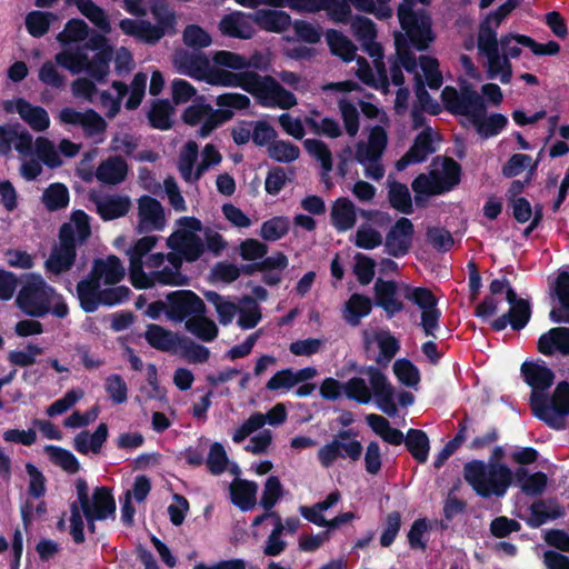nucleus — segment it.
<instances>
[{"label":"nucleus","mask_w":569,"mask_h":569,"mask_svg":"<svg viewBox=\"0 0 569 569\" xmlns=\"http://www.w3.org/2000/svg\"><path fill=\"white\" fill-rule=\"evenodd\" d=\"M18 308L32 318H43L48 313L63 319L69 315V307L56 289L49 286L38 273L26 276L24 282L17 296Z\"/></svg>","instance_id":"1"},{"label":"nucleus","mask_w":569,"mask_h":569,"mask_svg":"<svg viewBox=\"0 0 569 569\" xmlns=\"http://www.w3.org/2000/svg\"><path fill=\"white\" fill-rule=\"evenodd\" d=\"M463 477L481 498H502L513 482L515 472L506 463H486L475 459L463 467Z\"/></svg>","instance_id":"2"},{"label":"nucleus","mask_w":569,"mask_h":569,"mask_svg":"<svg viewBox=\"0 0 569 569\" xmlns=\"http://www.w3.org/2000/svg\"><path fill=\"white\" fill-rule=\"evenodd\" d=\"M530 406L538 419L553 429H562L563 417L569 415V382L560 381L550 400L545 393L533 392Z\"/></svg>","instance_id":"3"},{"label":"nucleus","mask_w":569,"mask_h":569,"mask_svg":"<svg viewBox=\"0 0 569 569\" xmlns=\"http://www.w3.org/2000/svg\"><path fill=\"white\" fill-rule=\"evenodd\" d=\"M461 173V164L450 157H445L442 160V172L431 170L429 176L420 173L413 179L411 188L418 194H443L460 183Z\"/></svg>","instance_id":"4"},{"label":"nucleus","mask_w":569,"mask_h":569,"mask_svg":"<svg viewBox=\"0 0 569 569\" xmlns=\"http://www.w3.org/2000/svg\"><path fill=\"white\" fill-rule=\"evenodd\" d=\"M397 14L407 41L418 51H425L435 41L432 19L425 9L415 10L398 6Z\"/></svg>","instance_id":"5"},{"label":"nucleus","mask_w":569,"mask_h":569,"mask_svg":"<svg viewBox=\"0 0 569 569\" xmlns=\"http://www.w3.org/2000/svg\"><path fill=\"white\" fill-rule=\"evenodd\" d=\"M216 104L219 109H213L206 113L203 122L198 131L199 138H207L213 130L230 121L234 112L233 110H246L250 107L248 96L239 92H226L216 98Z\"/></svg>","instance_id":"6"},{"label":"nucleus","mask_w":569,"mask_h":569,"mask_svg":"<svg viewBox=\"0 0 569 569\" xmlns=\"http://www.w3.org/2000/svg\"><path fill=\"white\" fill-rule=\"evenodd\" d=\"M441 100L448 112L451 114L467 116L471 122L476 114L486 113L483 98L470 86L461 87L460 92L451 86H446L441 91Z\"/></svg>","instance_id":"7"},{"label":"nucleus","mask_w":569,"mask_h":569,"mask_svg":"<svg viewBox=\"0 0 569 569\" xmlns=\"http://www.w3.org/2000/svg\"><path fill=\"white\" fill-rule=\"evenodd\" d=\"M402 296L421 309V327L426 336L437 338L441 311L437 308L438 299L425 287H412L405 283Z\"/></svg>","instance_id":"8"},{"label":"nucleus","mask_w":569,"mask_h":569,"mask_svg":"<svg viewBox=\"0 0 569 569\" xmlns=\"http://www.w3.org/2000/svg\"><path fill=\"white\" fill-rule=\"evenodd\" d=\"M168 302L167 318L174 322L187 321L191 317L206 313L203 300L191 290H177L166 297Z\"/></svg>","instance_id":"9"},{"label":"nucleus","mask_w":569,"mask_h":569,"mask_svg":"<svg viewBox=\"0 0 569 569\" xmlns=\"http://www.w3.org/2000/svg\"><path fill=\"white\" fill-rule=\"evenodd\" d=\"M358 372L368 376L377 407L389 417H395L398 413L395 402V388L388 381L387 376L375 366L361 367Z\"/></svg>","instance_id":"10"},{"label":"nucleus","mask_w":569,"mask_h":569,"mask_svg":"<svg viewBox=\"0 0 569 569\" xmlns=\"http://www.w3.org/2000/svg\"><path fill=\"white\" fill-rule=\"evenodd\" d=\"M76 490L80 509L82 498L81 496L82 493H84L89 511L92 515H96V518H99V520H106L108 517L114 516L116 501L110 488L104 486L94 488L92 493V500H90L88 483L83 478H79L76 481Z\"/></svg>","instance_id":"11"},{"label":"nucleus","mask_w":569,"mask_h":569,"mask_svg":"<svg viewBox=\"0 0 569 569\" xmlns=\"http://www.w3.org/2000/svg\"><path fill=\"white\" fill-rule=\"evenodd\" d=\"M157 241L156 236H146L138 239L128 250L129 278L131 284L138 290L151 288L152 282L147 281V272L143 270V257L153 249Z\"/></svg>","instance_id":"12"},{"label":"nucleus","mask_w":569,"mask_h":569,"mask_svg":"<svg viewBox=\"0 0 569 569\" xmlns=\"http://www.w3.org/2000/svg\"><path fill=\"white\" fill-rule=\"evenodd\" d=\"M91 236L90 218L83 210H74L71 221L64 222L59 229L60 247L77 251V243H83Z\"/></svg>","instance_id":"13"},{"label":"nucleus","mask_w":569,"mask_h":569,"mask_svg":"<svg viewBox=\"0 0 569 569\" xmlns=\"http://www.w3.org/2000/svg\"><path fill=\"white\" fill-rule=\"evenodd\" d=\"M413 233L412 221L406 217L399 218L386 234L385 251L393 258L405 257L412 247Z\"/></svg>","instance_id":"14"},{"label":"nucleus","mask_w":569,"mask_h":569,"mask_svg":"<svg viewBox=\"0 0 569 569\" xmlns=\"http://www.w3.org/2000/svg\"><path fill=\"white\" fill-rule=\"evenodd\" d=\"M173 66L180 74L190 77L196 80L207 81L211 70L208 57L201 51H176L173 54Z\"/></svg>","instance_id":"15"},{"label":"nucleus","mask_w":569,"mask_h":569,"mask_svg":"<svg viewBox=\"0 0 569 569\" xmlns=\"http://www.w3.org/2000/svg\"><path fill=\"white\" fill-rule=\"evenodd\" d=\"M363 448L359 440L352 439L348 442L332 439V441L322 446L318 451V459L322 467L329 468L338 458H349L351 461H358L362 455Z\"/></svg>","instance_id":"16"},{"label":"nucleus","mask_w":569,"mask_h":569,"mask_svg":"<svg viewBox=\"0 0 569 569\" xmlns=\"http://www.w3.org/2000/svg\"><path fill=\"white\" fill-rule=\"evenodd\" d=\"M398 289V283L395 280L378 278L375 282V305L386 312L388 319L405 310V303L399 299Z\"/></svg>","instance_id":"17"},{"label":"nucleus","mask_w":569,"mask_h":569,"mask_svg":"<svg viewBox=\"0 0 569 569\" xmlns=\"http://www.w3.org/2000/svg\"><path fill=\"white\" fill-rule=\"evenodd\" d=\"M388 143L387 131L381 126L371 128L368 143L359 142L356 149V160L363 164L366 161L378 162Z\"/></svg>","instance_id":"18"},{"label":"nucleus","mask_w":569,"mask_h":569,"mask_svg":"<svg viewBox=\"0 0 569 569\" xmlns=\"http://www.w3.org/2000/svg\"><path fill=\"white\" fill-rule=\"evenodd\" d=\"M138 209L141 231L162 230L164 228V210L156 198L142 196L139 199Z\"/></svg>","instance_id":"19"},{"label":"nucleus","mask_w":569,"mask_h":569,"mask_svg":"<svg viewBox=\"0 0 569 569\" xmlns=\"http://www.w3.org/2000/svg\"><path fill=\"white\" fill-rule=\"evenodd\" d=\"M279 82L271 76L249 71L244 91L252 94L261 107L272 108V99Z\"/></svg>","instance_id":"20"},{"label":"nucleus","mask_w":569,"mask_h":569,"mask_svg":"<svg viewBox=\"0 0 569 569\" xmlns=\"http://www.w3.org/2000/svg\"><path fill=\"white\" fill-rule=\"evenodd\" d=\"M531 318V306L528 300H521L520 302L510 306L508 312L493 319L490 322V328L495 332H500L510 325L511 329L519 331L523 329Z\"/></svg>","instance_id":"21"},{"label":"nucleus","mask_w":569,"mask_h":569,"mask_svg":"<svg viewBox=\"0 0 569 569\" xmlns=\"http://www.w3.org/2000/svg\"><path fill=\"white\" fill-rule=\"evenodd\" d=\"M168 246L179 252L186 261H197L204 251L202 239L193 232H177L168 239Z\"/></svg>","instance_id":"22"},{"label":"nucleus","mask_w":569,"mask_h":569,"mask_svg":"<svg viewBox=\"0 0 569 569\" xmlns=\"http://www.w3.org/2000/svg\"><path fill=\"white\" fill-rule=\"evenodd\" d=\"M537 349L543 356H553L557 351L569 356V328L555 327L542 333L537 342Z\"/></svg>","instance_id":"23"},{"label":"nucleus","mask_w":569,"mask_h":569,"mask_svg":"<svg viewBox=\"0 0 569 569\" xmlns=\"http://www.w3.org/2000/svg\"><path fill=\"white\" fill-rule=\"evenodd\" d=\"M521 375L525 382L531 387L532 392L541 393L549 389L555 381V373L545 365H539L531 361H525L521 365Z\"/></svg>","instance_id":"24"},{"label":"nucleus","mask_w":569,"mask_h":569,"mask_svg":"<svg viewBox=\"0 0 569 569\" xmlns=\"http://www.w3.org/2000/svg\"><path fill=\"white\" fill-rule=\"evenodd\" d=\"M530 516L526 519V523L530 528H539L548 520H556L565 516V508L556 500L539 499L529 507Z\"/></svg>","instance_id":"25"},{"label":"nucleus","mask_w":569,"mask_h":569,"mask_svg":"<svg viewBox=\"0 0 569 569\" xmlns=\"http://www.w3.org/2000/svg\"><path fill=\"white\" fill-rule=\"evenodd\" d=\"M77 296L81 309L87 313H92L102 305V289L100 281L91 273L87 279H82L77 284Z\"/></svg>","instance_id":"26"},{"label":"nucleus","mask_w":569,"mask_h":569,"mask_svg":"<svg viewBox=\"0 0 569 569\" xmlns=\"http://www.w3.org/2000/svg\"><path fill=\"white\" fill-rule=\"evenodd\" d=\"M230 499L241 511L252 510L257 503L258 485L246 479H236L230 485Z\"/></svg>","instance_id":"27"},{"label":"nucleus","mask_w":569,"mask_h":569,"mask_svg":"<svg viewBox=\"0 0 569 569\" xmlns=\"http://www.w3.org/2000/svg\"><path fill=\"white\" fill-rule=\"evenodd\" d=\"M90 273L99 281L103 279L106 284H116L124 278L126 271L121 260L110 254L106 260L96 259Z\"/></svg>","instance_id":"28"},{"label":"nucleus","mask_w":569,"mask_h":569,"mask_svg":"<svg viewBox=\"0 0 569 569\" xmlns=\"http://www.w3.org/2000/svg\"><path fill=\"white\" fill-rule=\"evenodd\" d=\"M16 111L34 131H46L50 126L47 110L40 106H33L22 98L16 100Z\"/></svg>","instance_id":"29"},{"label":"nucleus","mask_w":569,"mask_h":569,"mask_svg":"<svg viewBox=\"0 0 569 569\" xmlns=\"http://www.w3.org/2000/svg\"><path fill=\"white\" fill-rule=\"evenodd\" d=\"M128 174V164L120 156L110 157L102 161L97 170V179L106 184H119Z\"/></svg>","instance_id":"30"},{"label":"nucleus","mask_w":569,"mask_h":569,"mask_svg":"<svg viewBox=\"0 0 569 569\" xmlns=\"http://www.w3.org/2000/svg\"><path fill=\"white\" fill-rule=\"evenodd\" d=\"M330 217L332 226L338 231H347L356 224V207L349 198H338L331 207Z\"/></svg>","instance_id":"31"},{"label":"nucleus","mask_w":569,"mask_h":569,"mask_svg":"<svg viewBox=\"0 0 569 569\" xmlns=\"http://www.w3.org/2000/svg\"><path fill=\"white\" fill-rule=\"evenodd\" d=\"M513 480L520 487L521 491L529 497H539L547 487L548 478L542 471L529 473L523 467L515 471Z\"/></svg>","instance_id":"32"},{"label":"nucleus","mask_w":569,"mask_h":569,"mask_svg":"<svg viewBox=\"0 0 569 569\" xmlns=\"http://www.w3.org/2000/svg\"><path fill=\"white\" fill-rule=\"evenodd\" d=\"M372 310L371 299L362 293H352L345 303L343 319L352 327L360 325L361 319Z\"/></svg>","instance_id":"33"},{"label":"nucleus","mask_w":569,"mask_h":569,"mask_svg":"<svg viewBox=\"0 0 569 569\" xmlns=\"http://www.w3.org/2000/svg\"><path fill=\"white\" fill-rule=\"evenodd\" d=\"M254 22L266 31L282 32L291 24V17L284 11L260 9L253 18Z\"/></svg>","instance_id":"34"},{"label":"nucleus","mask_w":569,"mask_h":569,"mask_svg":"<svg viewBox=\"0 0 569 569\" xmlns=\"http://www.w3.org/2000/svg\"><path fill=\"white\" fill-rule=\"evenodd\" d=\"M131 202L126 196H107L97 202V211L102 220L110 221L124 217Z\"/></svg>","instance_id":"35"},{"label":"nucleus","mask_w":569,"mask_h":569,"mask_svg":"<svg viewBox=\"0 0 569 569\" xmlns=\"http://www.w3.org/2000/svg\"><path fill=\"white\" fill-rule=\"evenodd\" d=\"M77 251L57 246L52 249L49 258L44 262L47 272L59 276L68 272L74 266Z\"/></svg>","instance_id":"36"},{"label":"nucleus","mask_w":569,"mask_h":569,"mask_svg":"<svg viewBox=\"0 0 569 569\" xmlns=\"http://www.w3.org/2000/svg\"><path fill=\"white\" fill-rule=\"evenodd\" d=\"M403 443L417 462L425 463L428 460L430 442L423 430L410 428Z\"/></svg>","instance_id":"37"},{"label":"nucleus","mask_w":569,"mask_h":569,"mask_svg":"<svg viewBox=\"0 0 569 569\" xmlns=\"http://www.w3.org/2000/svg\"><path fill=\"white\" fill-rule=\"evenodd\" d=\"M436 138L440 139V134L436 133L431 127H426L416 136L408 151L421 163L437 151L435 146Z\"/></svg>","instance_id":"38"},{"label":"nucleus","mask_w":569,"mask_h":569,"mask_svg":"<svg viewBox=\"0 0 569 569\" xmlns=\"http://www.w3.org/2000/svg\"><path fill=\"white\" fill-rule=\"evenodd\" d=\"M471 123L481 137L488 139L498 136L507 127L508 119L502 113H491L488 117L486 113H478Z\"/></svg>","instance_id":"39"},{"label":"nucleus","mask_w":569,"mask_h":569,"mask_svg":"<svg viewBox=\"0 0 569 569\" xmlns=\"http://www.w3.org/2000/svg\"><path fill=\"white\" fill-rule=\"evenodd\" d=\"M219 30L231 38L250 39L252 37L251 26L241 13L226 14L219 22Z\"/></svg>","instance_id":"40"},{"label":"nucleus","mask_w":569,"mask_h":569,"mask_svg":"<svg viewBox=\"0 0 569 569\" xmlns=\"http://www.w3.org/2000/svg\"><path fill=\"white\" fill-rule=\"evenodd\" d=\"M327 43L333 56L341 58L346 62L355 60L357 48L342 32L329 30L327 32Z\"/></svg>","instance_id":"41"},{"label":"nucleus","mask_w":569,"mask_h":569,"mask_svg":"<svg viewBox=\"0 0 569 569\" xmlns=\"http://www.w3.org/2000/svg\"><path fill=\"white\" fill-rule=\"evenodd\" d=\"M144 339L152 348L166 352L171 351L178 342L174 333L154 323L148 325Z\"/></svg>","instance_id":"42"},{"label":"nucleus","mask_w":569,"mask_h":569,"mask_svg":"<svg viewBox=\"0 0 569 569\" xmlns=\"http://www.w3.org/2000/svg\"><path fill=\"white\" fill-rule=\"evenodd\" d=\"M375 338L379 347V355L376 358L377 368H387L399 352L400 342L389 331L379 332Z\"/></svg>","instance_id":"43"},{"label":"nucleus","mask_w":569,"mask_h":569,"mask_svg":"<svg viewBox=\"0 0 569 569\" xmlns=\"http://www.w3.org/2000/svg\"><path fill=\"white\" fill-rule=\"evenodd\" d=\"M249 71L232 72L220 68H211L207 82L212 86L246 89Z\"/></svg>","instance_id":"44"},{"label":"nucleus","mask_w":569,"mask_h":569,"mask_svg":"<svg viewBox=\"0 0 569 569\" xmlns=\"http://www.w3.org/2000/svg\"><path fill=\"white\" fill-rule=\"evenodd\" d=\"M186 329L198 339L210 342L218 337L219 329L213 320L204 315L191 317L186 321Z\"/></svg>","instance_id":"45"},{"label":"nucleus","mask_w":569,"mask_h":569,"mask_svg":"<svg viewBox=\"0 0 569 569\" xmlns=\"http://www.w3.org/2000/svg\"><path fill=\"white\" fill-rule=\"evenodd\" d=\"M173 111V107L167 99L156 100L148 112L150 126L159 130H169L172 127Z\"/></svg>","instance_id":"46"},{"label":"nucleus","mask_w":569,"mask_h":569,"mask_svg":"<svg viewBox=\"0 0 569 569\" xmlns=\"http://www.w3.org/2000/svg\"><path fill=\"white\" fill-rule=\"evenodd\" d=\"M41 200L48 211H59L61 209L67 208L69 204V190L63 183H51L43 191Z\"/></svg>","instance_id":"47"},{"label":"nucleus","mask_w":569,"mask_h":569,"mask_svg":"<svg viewBox=\"0 0 569 569\" xmlns=\"http://www.w3.org/2000/svg\"><path fill=\"white\" fill-rule=\"evenodd\" d=\"M388 200L397 211L411 214L413 212L412 199L408 187L399 181L389 183Z\"/></svg>","instance_id":"48"},{"label":"nucleus","mask_w":569,"mask_h":569,"mask_svg":"<svg viewBox=\"0 0 569 569\" xmlns=\"http://www.w3.org/2000/svg\"><path fill=\"white\" fill-rule=\"evenodd\" d=\"M487 58V78L496 79L499 77L501 83L508 84L512 78V67L508 57H503L500 52H495Z\"/></svg>","instance_id":"49"},{"label":"nucleus","mask_w":569,"mask_h":569,"mask_svg":"<svg viewBox=\"0 0 569 569\" xmlns=\"http://www.w3.org/2000/svg\"><path fill=\"white\" fill-rule=\"evenodd\" d=\"M150 12L158 27H161L168 34L176 33V13L169 8L167 0H151Z\"/></svg>","instance_id":"50"},{"label":"nucleus","mask_w":569,"mask_h":569,"mask_svg":"<svg viewBox=\"0 0 569 569\" xmlns=\"http://www.w3.org/2000/svg\"><path fill=\"white\" fill-rule=\"evenodd\" d=\"M57 16L49 11L33 10L26 16L24 24L29 34L33 38H41L48 33L51 21Z\"/></svg>","instance_id":"51"},{"label":"nucleus","mask_w":569,"mask_h":569,"mask_svg":"<svg viewBox=\"0 0 569 569\" xmlns=\"http://www.w3.org/2000/svg\"><path fill=\"white\" fill-rule=\"evenodd\" d=\"M44 452L54 466L60 467L68 473H77L80 470V463L71 451L58 446L47 445Z\"/></svg>","instance_id":"52"},{"label":"nucleus","mask_w":569,"mask_h":569,"mask_svg":"<svg viewBox=\"0 0 569 569\" xmlns=\"http://www.w3.org/2000/svg\"><path fill=\"white\" fill-rule=\"evenodd\" d=\"M113 56V50H102L96 52L92 59L88 58L83 71H86L92 79L98 82H104L110 71V61Z\"/></svg>","instance_id":"53"},{"label":"nucleus","mask_w":569,"mask_h":569,"mask_svg":"<svg viewBox=\"0 0 569 569\" xmlns=\"http://www.w3.org/2000/svg\"><path fill=\"white\" fill-rule=\"evenodd\" d=\"M306 151L321 163L322 178L332 170V153L329 147L319 139H306L303 141Z\"/></svg>","instance_id":"54"},{"label":"nucleus","mask_w":569,"mask_h":569,"mask_svg":"<svg viewBox=\"0 0 569 569\" xmlns=\"http://www.w3.org/2000/svg\"><path fill=\"white\" fill-rule=\"evenodd\" d=\"M72 3L77 6L81 14L89 19L100 30L104 32L110 31V22L104 11L92 0H72Z\"/></svg>","instance_id":"55"},{"label":"nucleus","mask_w":569,"mask_h":569,"mask_svg":"<svg viewBox=\"0 0 569 569\" xmlns=\"http://www.w3.org/2000/svg\"><path fill=\"white\" fill-rule=\"evenodd\" d=\"M54 60L60 67L69 70L72 74H77L83 71L88 63V54L80 49L76 51L63 50L56 54Z\"/></svg>","instance_id":"56"},{"label":"nucleus","mask_w":569,"mask_h":569,"mask_svg":"<svg viewBox=\"0 0 569 569\" xmlns=\"http://www.w3.org/2000/svg\"><path fill=\"white\" fill-rule=\"evenodd\" d=\"M268 154L277 162L289 163L300 157V149L289 141L276 139L269 144Z\"/></svg>","instance_id":"57"},{"label":"nucleus","mask_w":569,"mask_h":569,"mask_svg":"<svg viewBox=\"0 0 569 569\" xmlns=\"http://www.w3.org/2000/svg\"><path fill=\"white\" fill-rule=\"evenodd\" d=\"M89 31L88 24L82 19L73 18L66 23L64 29L58 34V40L62 43L84 41Z\"/></svg>","instance_id":"58"},{"label":"nucleus","mask_w":569,"mask_h":569,"mask_svg":"<svg viewBox=\"0 0 569 569\" xmlns=\"http://www.w3.org/2000/svg\"><path fill=\"white\" fill-rule=\"evenodd\" d=\"M147 281L152 282L151 288L158 282L166 286H186L189 283V278L181 273L179 270H172L170 267H164L161 270L151 271L147 273Z\"/></svg>","instance_id":"59"},{"label":"nucleus","mask_w":569,"mask_h":569,"mask_svg":"<svg viewBox=\"0 0 569 569\" xmlns=\"http://www.w3.org/2000/svg\"><path fill=\"white\" fill-rule=\"evenodd\" d=\"M343 391L348 399L361 405H367L371 400L372 390L367 386L361 377H352L343 383Z\"/></svg>","instance_id":"60"},{"label":"nucleus","mask_w":569,"mask_h":569,"mask_svg":"<svg viewBox=\"0 0 569 569\" xmlns=\"http://www.w3.org/2000/svg\"><path fill=\"white\" fill-rule=\"evenodd\" d=\"M283 496V487L280 479L277 476H270L267 478L260 499V506L266 510L270 511L277 505V502Z\"/></svg>","instance_id":"61"},{"label":"nucleus","mask_w":569,"mask_h":569,"mask_svg":"<svg viewBox=\"0 0 569 569\" xmlns=\"http://www.w3.org/2000/svg\"><path fill=\"white\" fill-rule=\"evenodd\" d=\"M289 231V220L286 217H273L261 224L260 236L266 241H277Z\"/></svg>","instance_id":"62"},{"label":"nucleus","mask_w":569,"mask_h":569,"mask_svg":"<svg viewBox=\"0 0 569 569\" xmlns=\"http://www.w3.org/2000/svg\"><path fill=\"white\" fill-rule=\"evenodd\" d=\"M393 372L398 380L407 387H416L420 382L419 369L406 358L395 361Z\"/></svg>","instance_id":"63"},{"label":"nucleus","mask_w":569,"mask_h":569,"mask_svg":"<svg viewBox=\"0 0 569 569\" xmlns=\"http://www.w3.org/2000/svg\"><path fill=\"white\" fill-rule=\"evenodd\" d=\"M182 40L189 48L200 51L211 44L210 34L198 24H189L184 28Z\"/></svg>","instance_id":"64"}]
</instances>
